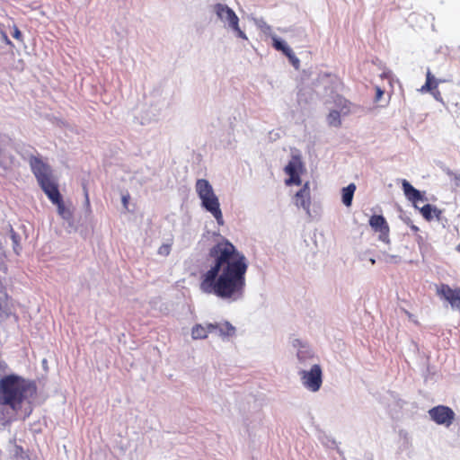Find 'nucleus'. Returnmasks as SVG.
I'll use <instances>...</instances> for the list:
<instances>
[{
  "instance_id": "f257e3e1",
  "label": "nucleus",
  "mask_w": 460,
  "mask_h": 460,
  "mask_svg": "<svg viewBox=\"0 0 460 460\" xmlns=\"http://www.w3.org/2000/svg\"><path fill=\"white\" fill-rule=\"evenodd\" d=\"M213 265L202 275L200 288L223 299L240 298L246 285L248 264L245 256L222 237L208 251Z\"/></svg>"
},
{
  "instance_id": "f03ea898",
  "label": "nucleus",
  "mask_w": 460,
  "mask_h": 460,
  "mask_svg": "<svg viewBox=\"0 0 460 460\" xmlns=\"http://www.w3.org/2000/svg\"><path fill=\"white\" fill-rule=\"evenodd\" d=\"M34 380L16 374L5 375L0 378V423L9 425L17 420L25 403H31L37 395Z\"/></svg>"
},
{
  "instance_id": "7ed1b4c3",
  "label": "nucleus",
  "mask_w": 460,
  "mask_h": 460,
  "mask_svg": "<svg viewBox=\"0 0 460 460\" xmlns=\"http://www.w3.org/2000/svg\"><path fill=\"white\" fill-rule=\"evenodd\" d=\"M29 164L40 186L51 202L59 201V198L62 196L52 175L50 166L44 163L40 156L34 155L29 158Z\"/></svg>"
},
{
  "instance_id": "20e7f679",
  "label": "nucleus",
  "mask_w": 460,
  "mask_h": 460,
  "mask_svg": "<svg viewBox=\"0 0 460 460\" xmlns=\"http://www.w3.org/2000/svg\"><path fill=\"white\" fill-rule=\"evenodd\" d=\"M196 191L201 199V204L205 209L210 212L216 218L218 225L224 224L222 211L218 198L214 193L213 188L208 180L199 179L196 181Z\"/></svg>"
},
{
  "instance_id": "39448f33",
  "label": "nucleus",
  "mask_w": 460,
  "mask_h": 460,
  "mask_svg": "<svg viewBox=\"0 0 460 460\" xmlns=\"http://www.w3.org/2000/svg\"><path fill=\"white\" fill-rule=\"evenodd\" d=\"M217 331L222 336H230L234 334V328L229 323H208L206 325L196 324L191 329V336L193 339H206L209 332Z\"/></svg>"
},
{
  "instance_id": "423d86ee",
  "label": "nucleus",
  "mask_w": 460,
  "mask_h": 460,
  "mask_svg": "<svg viewBox=\"0 0 460 460\" xmlns=\"http://www.w3.org/2000/svg\"><path fill=\"white\" fill-rule=\"evenodd\" d=\"M299 376L303 385L307 390L314 393L320 390L323 384V371L320 365H313L310 370H301Z\"/></svg>"
},
{
  "instance_id": "0eeeda50",
  "label": "nucleus",
  "mask_w": 460,
  "mask_h": 460,
  "mask_svg": "<svg viewBox=\"0 0 460 460\" xmlns=\"http://www.w3.org/2000/svg\"><path fill=\"white\" fill-rule=\"evenodd\" d=\"M215 10L217 16L222 20L228 22L229 27H231L235 32L236 35L243 40H247L245 33L239 27V18L235 14V13L227 5L222 4H217L215 5Z\"/></svg>"
},
{
  "instance_id": "6e6552de",
  "label": "nucleus",
  "mask_w": 460,
  "mask_h": 460,
  "mask_svg": "<svg viewBox=\"0 0 460 460\" xmlns=\"http://www.w3.org/2000/svg\"><path fill=\"white\" fill-rule=\"evenodd\" d=\"M436 293L440 299L447 301L453 309L460 312V288H452L447 284L436 287Z\"/></svg>"
},
{
  "instance_id": "1a4fd4ad",
  "label": "nucleus",
  "mask_w": 460,
  "mask_h": 460,
  "mask_svg": "<svg viewBox=\"0 0 460 460\" xmlns=\"http://www.w3.org/2000/svg\"><path fill=\"white\" fill-rule=\"evenodd\" d=\"M429 415L430 419L438 425H445L446 427H449L456 417L454 411L445 405H438L431 408L429 411Z\"/></svg>"
},
{
  "instance_id": "9d476101",
  "label": "nucleus",
  "mask_w": 460,
  "mask_h": 460,
  "mask_svg": "<svg viewBox=\"0 0 460 460\" xmlns=\"http://www.w3.org/2000/svg\"><path fill=\"white\" fill-rule=\"evenodd\" d=\"M304 169V164L299 156L294 155L291 160L284 168L285 172L289 176L288 179L286 180L287 185H301V178L300 173Z\"/></svg>"
},
{
  "instance_id": "9b49d317",
  "label": "nucleus",
  "mask_w": 460,
  "mask_h": 460,
  "mask_svg": "<svg viewBox=\"0 0 460 460\" xmlns=\"http://www.w3.org/2000/svg\"><path fill=\"white\" fill-rule=\"evenodd\" d=\"M369 226L376 232L378 233V239L385 243H389L390 227L386 219L382 215H373L369 218Z\"/></svg>"
},
{
  "instance_id": "f8f14e48",
  "label": "nucleus",
  "mask_w": 460,
  "mask_h": 460,
  "mask_svg": "<svg viewBox=\"0 0 460 460\" xmlns=\"http://www.w3.org/2000/svg\"><path fill=\"white\" fill-rule=\"evenodd\" d=\"M295 204L297 208L305 209L306 214L310 216L311 195L309 182H305L295 195Z\"/></svg>"
},
{
  "instance_id": "ddd939ff",
  "label": "nucleus",
  "mask_w": 460,
  "mask_h": 460,
  "mask_svg": "<svg viewBox=\"0 0 460 460\" xmlns=\"http://www.w3.org/2000/svg\"><path fill=\"white\" fill-rule=\"evenodd\" d=\"M272 46L275 49L281 51L292 64L295 68H298L300 66L299 58L295 55L293 50L282 40H279L277 37H272Z\"/></svg>"
},
{
  "instance_id": "4468645a",
  "label": "nucleus",
  "mask_w": 460,
  "mask_h": 460,
  "mask_svg": "<svg viewBox=\"0 0 460 460\" xmlns=\"http://www.w3.org/2000/svg\"><path fill=\"white\" fill-rule=\"evenodd\" d=\"M272 46L275 49L281 51L292 64L295 68H298L300 66L299 58L295 55L293 50L282 40H279L277 37H272Z\"/></svg>"
},
{
  "instance_id": "2eb2a0df",
  "label": "nucleus",
  "mask_w": 460,
  "mask_h": 460,
  "mask_svg": "<svg viewBox=\"0 0 460 460\" xmlns=\"http://www.w3.org/2000/svg\"><path fill=\"white\" fill-rule=\"evenodd\" d=\"M402 187L405 197L411 202L414 203L415 207H417L416 203L420 200H423V196L420 191L415 189L408 181H402Z\"/></svg>"
},
{
  "instance_id": "dca6fc26",
  "label": "nucleus",
  "mask_w": 460,
  "mask_h": 460,
  "mask_svg": "<svg viewBox=\"0 0 460 460\" xmlns=\"http://www.w3.org/2000/svg\"><path fill=\"white\" fill-rule=\"evenodd\" d=\"M333 103L336 107L335 110L341 111L342 116H347L351 112L353 104L341 95H336L333 99Z\"/></svg>"
},
{
  "instance_id": "f3484780",
  "label": "nucleus",
  "mask_w": 460,
  "mask_h": 460,
  "mask_svg": "<svg viewBox=\"0 0 460 460\" xmlns=\"http://www.w3.org/2000/svg\"><path fill=\"white\" fill-rule=\"evenodd\" d=\"M438 83H439V81L437 78H435V76L432 75L431 71L429 69H428L427 73H426V82L420 89V92H421V93L432 92L438 88Z\"/></svg>"
},
{
  "instance_id": "a211bd4d",
  "label": "nucleus",
  "mask_w": 460,
  "mask_h": 460,
  "mask_svg": "<svg viewBox=\"0 0 460 460\" xmlns=\"http://www.w3.org/2000/svg\"><path fill=\"white\" fill-rule=\"evenodd\" d=\"M355 190L356 185L354 183H350L347 187L342 189V203L346 207L351 206Z\"/></svg>"
},
{
  "instance_id": "6ab92c4d",
  "label": "nucleus",
  "mask_w": 460,
  "mask_h": 460,
  "mask_svg": "<svg viewBox=\"0 0 460 460\" xmlns=\"http://www.w3.org/2000/svg\"><path fill=\"white\" fill-rule=\"evenodd\" d=\"M52 203L57 206L58 213L62 218L66 220H69L72 218V211L65 206L62 197L59 198V201H54Z\"/></svg>"
},
{
  "instance_id": "aec40b11",
  "label": "nucleus",
  "mask_w": 460,
  "mask_h": 460,
  "mask_svg": "<svg viewBox=\"0 0 460 460\" xmlns=\"http://www.w3.org/2000/svg\"><path fill=\"white\" fill-rule=\"evenodd\" d=\"M341 116L342 113L338 111V110H332L327 115V122L330 126L339 128L341 126Z\"/></svg>"
},
{
  "instance_id": "412c9836",
  "label": "nucleus",
  "mask_w": 460,
  "mask_h": 460,
  "mask_svg": "<svg viewBox=\"0 0 460 460\" xmlns=\"http://www.w3.org/2000/svg\"><path fill=\"white\" fill-rule=\"evenodd\" d=\"M420 210L422 217L428 221L433 218V214L437 211L436 208L430 204L424 205Z\"/></svg>"
},
{
  "instance_id": "4be33fe9",
  "label": "nucleus",
  "mask_w": 460,
  "mask_h": 460,
  "mask_svg": "<svg viewBox=\"0 0 460 460\" xmlns=\"http://www.w3.org/2000/svg\"><path fill=\"white\" fill-rule=\"evenodd\" d=\"M171 252V244L164 243L158 249V253L163 256H168Z\"/></svg>"
},
{
  "instance_id": "5701e85b",
  "label": "nucleus",
  "mask_w": 460,
  "mask_h": 460,
  "mask_svg": "<svg viewBox=\"0 0 460 460\" xmlns=\"http://www.w3.org/2000/svg\"><path fill=\"white\" fill-rule=\"evenodd\" d=\"M12 35L17 40H20V41L22 40V34L21 31L18 29V27L14 26L13 32Z\"/></svg>"
},
{
  "instance_id": "b1692460",
  "label": "nucleus",
  "mask_w": 460,
  "mask_h": 460,
  "mask_svg": "<svg viewBox=\"0 0 460 460\" xmlns=\"http://www.w3.org/2000/svg\"><path fill=\"white\" fill-rule=\"evenodd\" d=\"M385 92L384 90H382L379 86H376V97H375V101L376 102H378L381 100V98L383 97Z\"/></svg>"
},
{
  "instance_id": "393cba45",
  "label": "nucleus",
  "mask_w": 460,
  "mask_h": 460,
  "mask_svg": "<svg viewBox=\"0 0 460 460\" xmlns=\"http://www.w3.org/2000/svg\"><path fill=\"white\" fill-rule=\"evenodd\" d=\"M404 311V314L407 315V317L409 318V320H411L413 323H415L416 325H419L420 323L418 320H416L414 318V315L412 314H411L409 311L407 310H403Z\"/></svg>"
},
{
  "instance_id": "a878e982",
  "label": "nucleus",
  "mask_w": 460,
  "mask_h": 460,
  "mask_svg": "<svg viewBox=\"0 0 460 460\" xmlns=\"http://www.w3.org/2000/svg\"><path fill=\"white\" fill-rule=\"evenodd\" d=\"M84 198H85V206L87 207V208L90 210V199H89V193H88V190L85 186H84Z\"/></svg>"
},
{
  "instance_id": "bb28decb",
  "label": "nucleus",
  "mask_w": 460,
  "mask_h": 460,
  "mask_svg": "<svg viewBox=\"0 0 460 460\" xmlns=\"http://www.w3.org/2000/svg\"><path fill=\"white\" fill-rule=\"evenodd\" d=\"M434 98L438 101L442 102L440 92L438 90V88L432 92H430Z\"/></svg>"
},
{
  "instance_id": "cd10ccee",
  "label": "nucleus",
  "mask_w": 460,
  "mask_h": 460,
  "mask_svg": "<svg viewBox=\"0 0 460 460\" xmlns=\"http://www.w3.org/2000/svg\"><path fill=\"white\" fill-rule=\"evenodd\" d=\"M17 234L12 229V239L15 244H17Z\"/></svg>"
},
{
  "instance_id": "c85d7f7f",
  "label": "nucleus",
  "mask_w": 460,
  "mask_h": 460,
  "mask_svg": "<svg viewBox=\"0 0 460 460\" xmlns=\"http://www.w3.org/2000/svg\"><path fill=\"white\" fill-rule=\"evenodd\" d=\"M3 38L7 44H9V45L12 44L11 40L8 39V37L5 33H3Z\"/></svg>"
},
{
  "instance_id": "c756f323",
  "label": "nucleus",
  "mask_w": 460,
  "mask_h": 460,
  "mask_svg": "<svg viewBox=\"0 0 460 460\" xmlns=\"http://www.w3.org/2000/svg\"><path fill=\"white\" fill-rule=\"evenodd\" d=\"M122 201H123L124 206L127 207L128 202V197H123Z\"/></svg>"
},
{
  "instance_id": "7c9ffc66",
  "label": "nucleus",
  "mask_w": 460,
  "mask_h": 460,
  "mask_svg": "<svg viewBox=\"0 0 460 460\" xmlns=\"http://www.w3.org/2000/svg\"><path fill=\"white\" fill-rule=\"evenodd\" d=\"M302 354H303V352H302V351H299V352L297 353V358H298V359H299L300 361H302V360H303Z\"/></svg>"
},
{
  "instance_id": "2f4dec72",
  "label": "nucleus",
  "mask_w": 460,
  "mask_h": 460,
  "mask_svg": "<svg viewBox=\"0 0 460 460\" xmlns=\"http://www.w3.org/2000/svg\"><path fill=\"white\" fill-rule=\"evenodd\" d=\"M411 229L414 231V232H418L419 231V227L416 226H411Z\"/></svg>"
},
{
  "instance_id": "473e14b6",
  "label": "nucleus",
  "mask_w": 460,
  "mask_h": 460,
  "mask_svg": "<svg viewBox=\"0 0 460 460\" xmlns=\"http://www.w3.org/2000/svg\"><path fill=\"white\" fill-rule=\"evenodd\" d=\"M370 262H371V264H375V262H376L375 259H370Z\"/></svg>"
},
{
  "instance_id": "72a5a7b5",
  "label": "nucleus",
  "mask_w": 460,
  "mask_h": 460,
  "mask_svg": "<svg viewBox=\"0 0 460 460\" xmlns=\"http://www.w3.org/2000/svg\"><path fill=\"white\" fill-rule=\"evenodd\" d=\"M3 155V149L0 147V157L2 156Z\"/></svg>"
},
{
  "instance_id": "f704fd0d",
  "label": "nucleus",
  "mask_w": 460,
  "mask_h": 460,
  "mask_svg": "<svg viewBox=\"0 0 460 460\" xmlns=\"http://www.w3.org/2000/svg\"><path fill=\"white\" fill-rule=\"evenodd\" d=\"M458 250L460 251V244H459Z\"/></svg>"
}]
</instances>
